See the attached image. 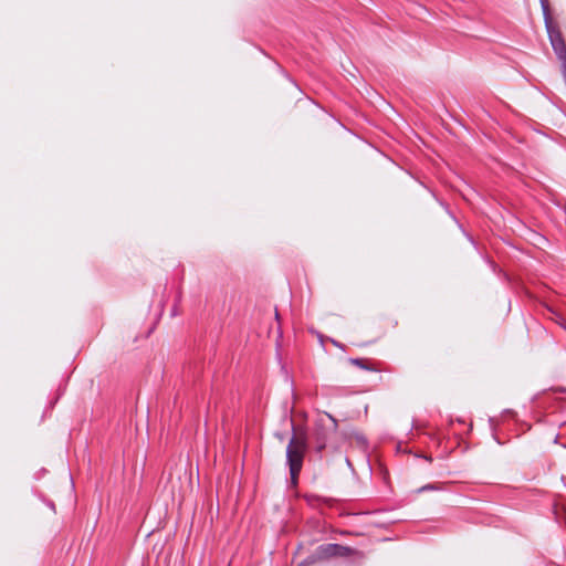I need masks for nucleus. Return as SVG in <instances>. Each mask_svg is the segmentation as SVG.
Here are the masks:
<instances>
[{
    "label": "nucleus",
    "instance_id": "nucleus-8",
    "mask_svg": "<svg viewBox=\"0 0 566 566\" xmlns=\"http://www.w3.org/2000/svg\"><path fill=\"white\" fill-rule=\"evenodd\" d=\"M359 440H360L361 442H366L365 438H363V437H360V438H359Z\"/></svg>",
    "mask_w": 566,
    "mask_h": 566
},
{
    "label": "nucleus",
    "instance_id": "nucleus-4",
    "mask_svg": "<svg viewBox=\"0 0 566 566\" xmlns=\"http://www.w3.org/2000/svg\"><path fill=\"white\" fill-rule=\"evenodd\" d=\"M358 552L349 546H344L336 543L322 544L316 549L315 553L308 556L303 564L310 565L314 564L317 560H326L333 557H349Z\"/></svg>",
    "mask_w": 566,
    "mask_h": 566
},
{
    "label": "nucleus",
    "instance_id": "nucleus-2",
    "mask_svg": "<svg viewBox=\"0 0 566 566\" xmlns=\"http://www.w3.org/2000/svg\"><path fill=\"white\" fill-rule=\"evenodd\" d=\"M338 422L329 413L319 415L311 433V441L317 453H321L328 444L329 440L337 433Z\"/></svg>",
    "mask_w": 566,
    "mask_h": 566
},
{
    "label": "nucleus",
    "instance_id": "nucleus-6",
    "mask_svg": "<svg viewBox=\"0 0 566 566\" xmlns=\"http://www.w3.org/2000/svg\"><path fill=\"white\" fill-rule=\"evenodd\" d=\"M437 490H440V488L437 484L429 483V484H426V485L421 486L420 489H418V493L426 492V491H437Z\"/></svg>",
    "mask_w": 566,
    "mask_h": 566
},
{
    "label": "nucleus",
    "instance_id": "nucleus-3",
    "mask_svg": "<svg viewBox=\"0 0 566 566\" xmlns=\"http://www.w3.org/2000/svg\"><path fill=\"white\" fill-rule=\"evenodd\" d=\"M541 7L549 42L558 60L562 62L564 71L566 72V43L563 34L551 15L548 0H541Z\"/></svg>",
    "mask_w": 566,
    "mask_h": 566
},
{
    "label": "nucleus",
    "instance_id": "nucleus-5",
    "mask_svg": "<svg viewBox=\"0 0 566 566\" xmlns=\"http://www.w3.org/2000/svg\"><path fill=\"white\" fill-rule=\"evenodd\" d=\"M349 363L360 369L376 371V368L370 366L367 359L364 358H349Z\"/></svg>",
    "mask_w": 566,
    "mask_h": 566
},
{
    "label": "nucleus",
    "instance_id": "nucleus-1",
    "mask_svg": "<svg viewBox=\"0 0 566 566\" xmlns=\"http://www.w3.org/2000/svg\"><path fill=\"white\" fill-rule=\"evenodd\" d=\"M293 434L286 447V464L290 470L292 484L296 485L298 475L303 468L305 452L307 450L308 437L305 429L296 430L292 423Z\"/></svg>",
    "mask_w": 566,
    "mask_h": 566
},
{
    "label": "nucleus",
    "instance_id": "nucleus-7",
    "mask_svg": "<svg viewBox=\"0 0 566 566\" xmlns=\"http://www.w3.org/2000/svg\"><path fill=\"white\" fill-rule=\"evenodd\" d=\"M427 461L431 462L432 461V458L431 457H423Z\"/></svg>",
    "mask_w": 566,
    "mask_h": 566
}]
</instances>
